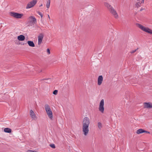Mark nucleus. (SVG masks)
<instances>
[{
  "instance_id": "28",
  "label": "nucleus",
  "mask_w": 152,
  "mask_h": 152,
  "mask_svg": "<svg viewBox=\"0 0 152 152\" xmlns=\"http://www.w3.org/2000/svg\"><path fill=\"white\" fill-rule=\"evenodd\" d=\"M28 151H29L30 152H34V151L31 150H29Z\"/></svg>"
},
{
  "instance_id": "16",
  "label": "nucleus",
  "mask_w": 152,
  "mask_h": 152,
  "mask_svg": "<svg viewBox=\"0 0 152 152\" xmlns=\"http://www.w3.org/2000/svg\"><path fill=\"white\" fill-rule=\"evenodd\" d=\"M104 5L105 7L107 8L109 10L111 8V7H112L110 4L108 3L107 2H105L104 3Z\"/></svg>"
},
{
  "instance_id": "19",
  "label": "nucleus",
  "mask_w": 152,
  "mask_h": 152,
  "mask_svg": "<svg viewBox=\"0 0 152 152\" xmlns=\"http://www.w3.org/2000/svg\"><path fill=\"white\" fill-rule=\"evenodd\" d=\"M42 80H47V81L45 82L48 83H50L51 81V79L50 78H48L47 79H43Z\"/></svg>"
},
{
  "instance_id": "3",
  "label": "nucleus",
  "mask_w": 152,
  "mask_h": 152,
  "mask_svg": "<svg viewBox=\"0 0 152 152\" xmlns=\"http://www.w3.org/2000/svg\"><path fill=\"white\" fill-rule=\"evenodd\" d=\"M45 107L48 117L50 120H52L53 118V113L50 106L46 104L45 105Z\"/></svg>"
},
{
  "instance_id": "29",
  "label": "nucleus",
  "mask_w": 152,
  "mask_h": 152,
  "mask_svg": "<svg viewBox=\"0 0 152 152\" xmlns=\"http://www.w3.org/2000/svg\"><path fill=\"white\" fill-rule=\"evenodd\" d=\"M144 9H143L142 8H141V10H140V11H142V10H143Z\"/></svg>"
},
{
  "instance_id": "21",
  "label": "nucleus",
  "mask_w": 152,
  "mask_h": 152,
  "mask_svg": "<svg viewBox=\"0 0 152 152\" xmlns=\"http://www.w3.org/2000/svg\"><path fill=\"white\" fill-rule=\"evenodd\" d=\"M50 2H49V1H47V3L46 4V7L48 8L50 7Z\"/></svg>"
},
{
  "instance_id": "7",
  "label": "nucleus",
  "mask_w": 152,
  "mask_h": 152,
  "mask_svg": "<svg viewBox=\"0 0 152 152\" xmlns=\"http://www.w3.org/2000/svg\"><path fill=\"white\" fill-rule=\"evenodd\" d=\"M104 100L103 99H102L101 101L99 107V110L100 111L101 113H104Z\"/></svg>"
},
{
  "instance_id": "22",
  "label": "nucleus",
  "mask_w": 152,
  "mask_h": 152,
  "mask_svg": "<svg viewBox=\"0 0 152 152\" xmlns=\"http://www.w3.org/2000/svg\"><path fill=\"white\" fill-rule=\"evenodd\" d=\"M50 147L53 148H56L55 145L53 144H50Z\"/></svg>"
},
{
  "instance_id": "31",
  "label": "nucleus",
  "mask_w": 152,
  "mask_h": 152,
  "mask_svg": "<svg viewBox=\"0 0 152 152\" xmlns=\"http://www.w3.org/2000/svg\"><path fill=\"white\" fill-rule=\"evenodd\" d=\"M42 6V4H41L40 5V7H41Z\"/></svg>"
},
{
  "instance_id": "6",
  "label": "nucleus",
  "mask_w": 152,
  "mask_h": 152,
  "mask_svg": "<svg viewBox=\"0 0 152 152\" xmlns=\"http://www.w3.org/2000/svg\"><path fill=\"white\" fill-rule=\"evenodd\" d=\"M37 2V0H33L32 1L27 4L26 7V9H28L30 8L34 7L36 4Z\"/></svg>"
},
{
  "instance_id": "20",
  "label": "nucleus",
  "mask_w": 152,
  "mask_h": 152,
  "mask_svg": "<svg viewBox=\"0 0 152 152\" xmlns=\"http://www.w3.org/2000/svg\"><path fill=\"white\" fill-rule=\"evenodd\" d=\"M98 128L100 129L102 128V124L100 122H98Z\"/></svg>"
},
{
  "instance_id": "14",
  "label": "nucleus",
  "mask_w": 152,
  "mask_h": 152,
  "mask_svg": "<svg viewBox=\"0 0 152 152\" xmlns=\"http://www.w3.org/2000/svg\"><path fill=\"white\" fill-rule=\"evenodd\" d=\"M25 37L24 36L21 35L18 37V39L19 41H23L25 39Z\"/></svg>"
},
{
  "instance_id": "15",
  "label": "nucleus",
  "mask_w": 152,
  "mask_h": 152,
  "mask_svg": "<svg viewBox=\"0 0 152 152\" xmlns=\"http://www.w3.org/2000/svg\"><path fill=\"white\" fill-rule=\"evenodd\" d=\"M27 43L28 45L30 47H34L35 46V44L33 41H27Z\"/></svg>"
},
{
  "instance_id": "13",
  "label": "nucleus",
  "mask_w": 152,
  "mask_h": 152,
  "mask_svg": "<svg viewBox=\"0 0 152 152\" xmlns=\"http://www.w3.org/2000/svg\"><path fill=\"white\" fill-rule=\"evenodd\" d=\"M103 80V77L102 75L99 76L98 79V85L99 86L100 85L102 82Z\"/></svg>"
},
{
  "instance_id": "25",
  "label": "nucleus",
  "mask_w": 152,
  "mask_h": 152,
  "mask_svg": "<svg viewBox=\"0 0 152 152\" xmlns=\"http://www.w3.org/2000/svg\"><path fill=\"white\" fill-rule=\"evenodd\" d=\"M38 13L39 15L40 16L41 18H42L43 17V15L39 12H38Z\"/></svg>"
},
{
  "instance_id": "26",
  "label": "nucleus",
  "mask_w": 152,
  "mask_h": 152,
  "mask_svg": "<svg viewBox=\"0 0 152 152\" xmlns=\"http://www.w3.org/2000/svg\"><path fill=\"white\" fill-rule=\"evenodd\" d=\"M47 53H48V54H50V49L49 48H48L47 49Z\"/></svg>"
},
{
  "instance_id": "30",
  "label": "nucleus",
  "mask_w": 152,
  "mask_h": 152,
  "mask_svg": "<svg viewBox=\"0 0 152 152\" xmlns=\"http://www.w3.org/2000/svg\"><path fill=\"white\" fill-rule=\"evenodd\" d=\"M48 17L50 19V16H49V15H48Z\"/></svg>"
},
{
  "instance_id": "18",
  "label": "nucleus",
  "mask_w": 152,
  "mask_h": 152,
  "mask_svg": "<svg viewBox=\"0 0 152 152\" xmlns=\"http://www.w3.org/2000/svg\"><path fill=\"white\" fill-rule=\"evenodd\" d=\"M142 3H141L140 1H137L135 4L137 8L140 7L141 6V4Z\"/></svg>"
},
{
  "instance_id": "4",
  "label": "nucleus",
  "mask_w": 152,
  "mask_h": 152,
  "mask_svg": "<svg viewBox=\"0 0 152 152\" xmlns=\"http://www.w3.org/2000/svg\"><path fill=\"white\" fill-rule=\"evenodd\" d=\"M28 23L29 24L30 26H32L34 25L37 22V20L35 17L32 16H29L27 19Z\"/></svg>"
},
{
  "instance_id": "10",
  "label": "nucleus",
  "mask_w": 152,
  "mask_h": 152,
  "mask_svg": "<svg viewBox=\"0 0 152 152\" xmlns=\"http://www.w3.org/2000/svg\"><path fill=\"white\" fill-rule=\"evenodd\" d=\"M30 115L33 120H35L37 118V117L36 116L34 112L32 110L30 111Z\"/></svg>"
},
{
  "instance_id": "1",
  "label": "nucleus",
  "mask_w": 152,
  "mask_h": 152,
  "mask_svg": "<svg viewBox=\"0 0 152 152\" xmlns=\"http://www.w3.org/2000/svg\"><path fill=\"white\" fill-rule=\"evenodd\" d=\"M90 123V120L88 117H85L83 119L82 122V131L85 136L87 135L88 133V127Z\"/></svg>"
},
{
  "instance_id": "12",
  "label": "nucleus",
  "mask_w": 152,
  "mask_h": 152,
  "mask_svg": "<svg viewBox=\"0 0 152 152\" xmlns=\"http://www.w3.org/2000/svg\"><path fill=\"white\" fill-rule=\"evenodd\" d=\"M144 108H152V104L150 102L144 103Z\"/></svg>"
},
{
  "instance_id": "17",
  "label": "nucleus",
  "mask_w": 152,
  "mask_h": 152,
  "mask_svg": "<svg viewBox=\"0 0 152 152\" xmlns=\"http://www.w3.org/2000/svg\"><path fill=\"white\" fill-rule=\"evenodd\" d=\"M4 131L5 132L10 133L11 132L12 130L10 128H6L4 129Z\"/></svg>"
},
{
  "instance_id": "33",
  "label": "nucleus",
  "mask_w": 152,
  "mask_h": 152,
  "mask_svg": "<svg viewBox=\"0 0 152 152\" xmlns=\"http://www.w3.org/2000/svg\"><path fill=\"white\" fill-rule=\"evenodd\" d=\"M34 152H37V151H34Z\"/></svg>"
},
{
  "instance_id": "27",
  "label": "nucleus",
  "mask_w": 152,
  "mask_h": 152,
  "mask_svg": "<svg viewBox=\"0 0 152 152\" xmlns=\"http://www.w3.org/2000/svg\"><path fill=\"white\" fill-rule=\"evenodd\" d=\"M137 1H140L141 3H144V0H137Z\"/></svg>"
},
{
  "instance_id": "9",
  "label": "nucleus",
  "mask_w": 152,
  "mask_h": 152,
  "mask_svg": "<svg viewBox=\"0 0 152 152\" xmlns=\"http://www.w3.org/2000/svg\"><path fill=\"white\" fill-rule=\"evenodd\" d=\"M44 35L43 33H40L38 36V45H40L42 43Z\"/></svg>"
},
{
  "instance_id": "5",
  "label": "nucleus",
  "mask_w": 152,
  "mask_h": 152,
  "mask_svg": "<svg viewBox=\"0 0 152 152\" xmlns=\"http://www.w3.org/2000/svg\"><path fill=\"white\" fill-rule=\"evenodd\" d=\"M10 15L11 16L16 18H21L23 16V14H19L12 12H10Z\"/></svg>"
},
{
  "instance_id": "23",
  "label": "nucleus",
  "mask_w": 152,
  "mask_h": 152,
  "mask_svg": "<svg viewBox=\"0 0 152 152\" xmlns=\"http://www.w3.org/2000/svg\"><path fill=\"white\" fill-rule=\"evenodd\" d=\"M58 92V90H55L53 91V94H54L56 95L57 94Z\"/></svg>"
},
{
  "instance_id": "32",
  "label": "nucleus",
  "mask_w": 152,
  "mask_h": 152,
  "mask_svg": "<svg viewBox=\"0 0 152 152\" xmlns=\"http://www.w3.org/2000/svg\"><path fill=\"white\" fill-rule=\"evenodd\" d=\"M48 1H49V2H50V0H48Z\"/></svg>"
},
{
  "instance_id": "24",
  "label": "nucleus",
  "mask_w": 152,
  "mask_h": 152,
  "mask_svg": "<svg viewBox=\"0 0 152 152\" xmlns=\"http://www.w3.org/2000/svg\"><path fill=\"white\" fill-rule=\"evenodd\" d=\"M138 49V48H137L136 49L131 51L130 52V53H135L137 51V50Z\"/></svg>"
},
{
  "instance_id": "2",
  "label": "nucleus",
  "mask_w": 152,
  "mask_h": 152,
  "mask_svg": "<svg viewBox=\"0 0 152 152\" xmlns=\"http://www.w3.org/2000/svg\"><path fill=\"white\" fill-rule=\"evenodd\" d=\"M136 25L137 27L143 31L150 34H152V30L146 27L141 24L138 23H136Z\"/></svg>"
},
{
  "instance_id": "11",
  "label": "nucleus",
  "mask_w": 152,
  "mask_h": 152,
  "mask_svg": "<svg viewBox=\"0 0 152 152\" xmlns=\"http://www.w3.org/2000/svg\"><path fill=\"white\" fill-rule=\"evenodd\" d=\"M143 133H145L149 134H150V132H149L145 131L142 129H139L137 130L136 132V133L137 134H140Z\"/></svg>"
},
{
  "instance_id": "8",
  "label": "nucleus",
  "mask_w": 152,
  "mask_h": 152,
  "mask_svg": "<svg viewBox=\"0 0 152 152\" xmlns=\"http://www.w3.org/2000/svg\"><path fill=\"white\" fill-rule=\"evenodd\" d=\"M109 10L110 12L114 16L115 18H118V15L116 12L113 7H111V8Z\"/></svg>"
}]
</instances>
